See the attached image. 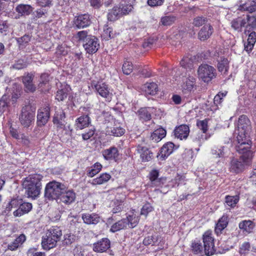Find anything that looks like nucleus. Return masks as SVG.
I'll return each mask as SVG.
<instances>
[{"label":"nucleus","mask_w":256,"mask_h":256,"mask_svg":"<svg viewBox=\"0 0 256 256\" xmlns=\"http://www.w3.org/2000/svg\"><path fill=\"white\" fill-rule=\"evenodd\" d=\"M250 130V120L245 115L240 116L238 122L237 129L235 130L238 134L236 150L238 152L244 153L246 150H248V148H251L252 142L249 134Z\"/></svg>","instance_id":"f257e3e1"},{"label":"nucleus","mask_w":256,"mask_h":256,"mask_svg":"<svg viewBox=\"0 0 256 256\" xmlns=\"http://www.w3.org/2000/svg\"><path fill=\"white\" fill-rule=\"evenodd\" d=\"M67 90L65 88L59 90L57 91L56 98L58 101H62L67 97Z\"/></svg>","instance_id":"5fc2aeb1"},{"label":"nucleus","mask_w":256,"mask_h":256,"mask_svg":"<svg viewBox=\"0 0 256 256\" xmlns=\"http://www.w3.org/2000/svg\"><path fill=\"white\" fill-rule=\"evenodd\" d=\"M228 224V216L224 214L216 224L215 232L218 234L224 229Z\"/></svg>","instance_id":"7c9ffc66"},{"label":"nucleus","mask_w":256,"mask_h":256,"mask_svg":"<svg viewBox=\"0 0 256 256\" xmlns=\"http://www.w3.org/2000/svg\"><path fill=\"white\" fill-rule=\"evenodd\" d=\"M33 76L32 74H28L22 78V82L26 90L30 92L35 91L36 86L33 84Z\"/></svg>","instance_id":"a878e982"},{"label":"nucleus","mask_w":256,"mask_h":256,"mask_svg":"<svg viewBox=\"0 0 256 256\" xmlns=\"http://www.w3.org/2000/svg\"><path fill=\"white\" fill-rule=\"evenodd\" d=\"M192 250L196 254H200L202 249V246L198 242H194L192 244Z\"/></svg>","instance_id":"680f3d73"},{"label":"nucleus","mask_w":256,"mask_h":256,"mask_svg":"<svg viewBox=\"0 0 256 256\" xmlns=\"http://www.w3.org/2000/svg\"><path fill=\"white\" fill-rule=\"evenodd\" d=\"M144 88L147 94L154 95L156 94L158 88L154 82H148L144 84Z\"/></svg>","instance_id":"ea45409f"},{"label":"nucleus","mask_w":256,"mask_h":256,"mask_svg":"<svg viewBox=\"0 0 256 256\" xmlns=\"http://www.w3.org/2000/svg\"><path fill=\"white\" fill-rule=\"evenodd\" d=\"M115 34L113 32L112 28L106 25L104 27V31L102 34V37L105 40H108L114 37Z\"/></svg>","instance_id":"37998d69"},{"label":"nucleus","mask_w":256,"mask_h":256,"mask_svg":"<svg viewBox=\"0 0 256 256\" xmlns=\"http://www.w3.org/2000/svg\"><path fill=\"white\" fill-rule=\"evenodd\" d=\"M32 208V204L29 202H24L20 204L19 208L14 212L15 216H20L22 215L28 213Z\"/></svg>","instance_id":"b1692460"},{"label":"nucleus","mask_w":256,"mask_h":256,"mask_svg":"<svg viewBox=\"0 0 256 256\" xmlns=\"http://www.w3.org/2000/svg\"><path fill=\"white\" fill-rule=\"evenodd\" d=\"M33 10V8L28 4H18L16 8V11L20 16L29 15Z\"/></svg>","instance_id":"72a5a7b5"},{"label":"nucleus","mask_w":256,"mask_h":256,"mask_svg":"<svg viewBox=\"0 0 256 256\" xmlns=\"http://www.w3.org/2000/svg\"><path fill=\"white\" fill-rule=\"evenodd\" d=\"M238 227L244 234H247L252 232L254 224L250 220H245L240 222Z\"/></svg>","instance_id":"5701e85b"},{"label":"nucleus","mask_w":256,"mask_h":256,"mask_svg":"<svg viewBox=\"0 0 256 256\" xmlns=\"http://www.w3.org/2000/svg\"><path fill=\"white\" fill-rule=\"evenodd\" d=\"M228 151V148L224 146H220V148H214L212 150V155L216 158L224 157L226 152Z\"/></svg>","instance_id":"a19ab883"},{"label":"nucleus","mask_w":256,"mask_h":256,"mask_svg":"<svg viewBox=\"0 0 256 256\" xmlns=\"http://www.w3.org/2000/svg\"><path fill=\"white\" fill-rule=\"evenodd\" d=\"M65 114L62 110H57L54 114L53 122L58 128H64L65 126Z\"/></svg>","instance_id":"6ab92c4d"},{"label":"nucleus","mask_w":256,"mask_h":256,"mask_svg":"<svg viewBox=\"0 0 256 256\" xmlns=\"http://www.w3.org/2000/svg\"><path fill=\"white\" fill-rule=\"evenodd\" d=\"M174 144L169 142L164 144L161 148L157 156L158 158L161 160H165L173 152Z\"/></svg>","instance_id":"dca6fc26"},{"label":"nucleus","mask_w":256,"mask_h":256,"mask_svg":"<svg viewBox=\"0 0 256 256\" xmlns=\"http://www.w3.org/2000/svg\"><path fill=\"white\" fill-rule=\"evenodd\" d=\"M256 42V32H252L250 33L248 36V38L247 40V42L244 45V49L247 52H250Z\"/></svg>","instance_id":"c9c22d12"},{"label":"nucleus","mask_w":256,"mask_h":256,"mask_svg":"<svg viewBox=\"0 0 256 256\" xmlns=\"http://www.w3.org/2000/svg\"><path fill=\"white\" fill-rule=\"evenodd\" d=\"M246 151L244 153L238 152L242 154L240 159L242 162L236 158H233L231 160L230 167V172L235 173L240 172L244 169L246 166H249L251 164L253 158L252 152L250 148Z\"/></svg>","instance_id":"20e7f679"},{"label":"nucleus","mask_w":256,"mask_h":256,"mask_svg":"<svg viewBox=\"0 0 256 256\" xmlns=\"http://www.w3.org/2000/svg\"><path fill=\"white\" fill-rule=\"evenodd\" d=\"M50 108L46 106L38 110L37 115V124L38 126H44L48 122L50 116Z\"/></svg>","instance_id":"f8f14e48"},{"label":"nucleus","mask_w":256,"mask_h":256,"mask_svg":"<svg viewBox=\"0 0 256 256\" xmlns=\"http://www.w3.org/2000/svg\"><path fill=\"white\" fill-rule=\"evenodd\" d=\"M120 9V6L114 7L108 14V19L111 21H114L117 20L118 18L122 15Z\"/></svg>","instance_id":"58836bf2"},{"label":"nucleus","mask_w":256,"mask_h":256,"mask_svg":"<svg viewBox=\"0 0 256 256\" xmlns=\"http://www.w3.org/2000/svg\"><path fill=\"white\" fill-rule=\"evenodd\" d=\"M90 35L88 34V32L86 30L78 32L77 34V37L80 40H86Z\"/></svg>","instance_id":"0e129e2a"},{"label":"nucleus","mask_w":256,"mask_h":256,"mask_svg":"<svg viewBox=\"0 0 256 256\" xmlns=\"http://www.w3.org/2000/svg\"><path fill=\"white\" fill-rule=\"evenodd\" d=\"M198 77L204 82H208L216 76L215 68L207 64H202L199 66L197 71Z\"/></svg>","instance_id":"0eeeda50"},{"label":"nucleus","mask_w":256,"mask_h":256,"mask_svg":"<svg viewBox=\"0 0 256 256\" xmlns=\"http://www.w3.org/2000/svg\"><path fill=\"white\" fill-rule=\"evenodd\" d=\"M240 8L241 10L252 13L256 11V2L254 0H248L240 5Z\"/></svg>","instance_id":"cd10ccee"},{"label":"nucleus","mask_w":256,"mask_h":256,"mask_svg":"<svg viewBox=\"0 0 256 256\" xmlns=\"http://www.w3.org/2000/svg\"><path fill=\"white\" fill-rule=\"evenodd\" d=\"M110 248V241L107 238H104L94 244L93 250L98 252H106Z\"/></svg>","instance_id":"f3484780"},{"label":"nucleus","mask_w":256,"mask_h":256,"mask_svg":"<svg viewBox=\"0 0 256 256\" xmlns=\"http://www.w3.org/2000/svg\"><path fill=\"white\" fill-rule=\"evenodd\" d=\"M246 20V28L256 29V16H254L247 15Z\"/></svg>","instance_id":"8fccbe9b"},{"label":"nucleus","mask_w":256,"mask_h":256,"mask_svg":"<svg viewBox=\"0 0 256 256\" xmlns=\"http://www.w3.org/2000/svg\"><path fill=\"white\" fill-rule=\"evenodd\" d=\"M239 200V196H226V204L231 207L233 208L236 206V204Z\"/></svg>","instance_id":"de8ad7c7"},{"label":"nucleus","mask_w":256,"mask_h":256,"mask_svg":"<svg viewBox=\"0 0 256 256\" xmlns=\"http://www.w3.org/2000/svg\"><path fill=\"white\" fill-rule=\"evenodd\" d=\"M196 79L192 76H188L184 78L181 84L182 90L184 94L190 93L196 89Z\"/></svg>","instance_id":"9b49d317"},{"label":"nucleus","mask_w":256,"mask_h":256,"mask_svg":"<svg viewBox=\"0 0 256 256\" xmlns=\"http://www.w3.org/2000/svg\"><path fill=\"white\" fill-rule=\"evenodd\" d=\"M111 178V176L108 173H102L100 176L92 180L91 184L93 186L100 185L108 182Z\"/></svg>","instance_id":"c756f323"},{"label":"nucleus","mask_w":256,"mask_h":256,"mask_svg":"<svg viewBox=\"0 0 256 256\" xmlns=\"http://www.w3.org/2000/svg\"><path fill=\"white\" fill-rule=\"evenodd\" d=\"M36 1L39 6L43 8L49 7L52 2L50 0H36Z\"/></svg>","instance_id":"69168bd1"},{"label":"nucleus","mask_w":256,"mask_h":256,"mask_svg":"<svg viewBox=\"0 0 256 256\" xmlns=\"http://www.w3.org/2000/svg\"><path fill=\"white\" fill-rule=\"evenodd\" d=\"M34 118L35 109L30 105H26L22 108L19 120L23 126L29 127L34 122Z\"/></svg>","instance_id":"423d86ee"},{"label":"nucleus","mask_w":256,"mask_h":256,"mask_svg":"<svg viewBox=\"0 0 256 256\" xmlns=\"http://www.w3.org/2000/svg\"><path fill=\"white\" fill-rule=\"evenodd\" d=\"M102 168V166L98 162H96L90 169L88 171L87 175L88 176L92 178L98 174Z\"/></svg>","instance_id":"79ce46f5"},{"label":"nucleus","mask_w":256,"mask_h":256,"mask_svg":"<svg viewBox=\"0 0 256 256\" xmlns=\"http://www.w3.org/2000/svg\"><path fill=\"white\" fill-rule=\"evenodd\" d=\"M66 186L62 184L52 181L46 184L45 196L49 198L58 199L61 194L66 190Z\"/></svg>","instance_id":"39448f33"},{"label":"nucleus","mask_w":256,"mask_h":256,"mask_svg":"<svg viewBox=\"0 0 256 256\" xmlns=\"http://www.w3.org/2000/svg\"><path fill=\"white\" fill-rule=\"evenodd\" d=\"M137 152L140 154L142 161L148 162L152 157V153L145 146L138 144L136 148Z\"/></svg>","instance_id":"aec40b11"},{"label":"nucleus","mask_w":256,"mask_h":256,"mask_svg":"<svg viewBox=\"0 0 256 256\" xmlns=\"http://www.w3.org/2000/svg\"><path fill=\"white\" fill-rule=\"evenodd\" d=\"M228 64L229 62L226 58H220L218 64V71L224 74H226L229 68Z\"/></svg>","instance_id":"4c0bfd02"},{"label":"nucleus","mask_w":256,"mask_h":256,"mask_svg":"<svg viewBox=\"0 0 256 256\" xmlns=\"http://www.w3.org/2000/svg\"><path fill=\"white\" fill-rule=\"evenodd\" d=\"M176 20V18L173 16H164L161 18L160 22L164 26H170Z\"/></svg>","instance_id":"3c124183"},{"label":"nucleus","mask_w":256,"mask_h":256,"mask_svg":"<svg viewBox=\"0 0 256 256\" xmlns=\"http://www.w3.org/2000/svg\"><path fill=\"white\" fill-rule=\"evenodd\" d=\"M193 59L192 56H186L180 62L181 66L186 68H191L193 66Z\"/></svg>","instance_id":"a18cd8bd"},{"label":"nucleus","mask_w":256,"mask_h":256,"mask_svg":"<svg viewBox=\"0 0 256 256\" xmlns=\"http://www.w3.org/2000/svg\"><path fill=\"white\" fill-rule=\"evenodd\" d=\"M92 86L94 88L96 92H98L102 97L108 99H111L112 94L108 86L105 82H98L96 83L92 82Z\"/></svg>","instance_id":"6e6552de"},{"label":"nucleus","mask_w":256,"mask_h":256,"mask_svg":"<svg viewBox=\"0 0 256 256\" xmlns=\"http://www.w3.org/2000/svg\"><path fill=\"white\" fill-rule=\"evenodd\" d=\"M114 207L113 208V213H116L122 210L123 208L122 202L117 200L114 202Z\"/></svg>","instance_id":"e2e57ef3"},{"label":"nucleus","mask_w":256,"mask_h":256,"mask_svg":"<svg viewBox=\"0 0 256 256\" xmlns=\"http://www.w3.org/2000/svg\"><path fill=\"white\" fill-rule=\"evenodd\" d=\"M74 240V236L71 234H66L64 236V242L66 244H71Z\"/></svg>","instance_id":"052dcab7"},{"label":"nucleus","mask_w":256,"mask_h":256,"mask_svg":"<svg viewBox=\"0 0 256 256\" xmlns=\"http://www.w3.org/2000/svg\"><path fill=\"white\" fill-rule=\"evenodd\" d=\"M25 146H29L30 144V141L28 136L24 134H20V138L18 140Z\"/></svg>","instance_id":"338daca9"},{"label":"nucleus","mask_w":256,"mask_h":256,"mask_svg":"<svg viewBox=\"0 0 256 256\" xmlns=\"http://www.w3.org/2000/svg\"><path fill=\"white\" fill-rule=\"evenodd\" d=\"M127 219L123 218L114 224L110 228V230L113 232L127 228V223L128 222Z\"/></svg>","instance_id":"e433bc0d"},{"label":"nucleus","mask_w":256,"mask_h":256,"mask_svg":"<svg viewBox=\"0 0 256 256\" xmlns=\"http://www.w3.org/2000/svg\"><path fill=\"white\" fill-rule=\"evenodd\" d=\"M125 130L124 128L120 126H108L106 130V134L110 136H120L123 135L124 133Z\"/></svg>","instance_id":"393cba45"},{"label":"nucleus","mask_w":256,"mask_h":256,"mask_svg":"<svg viewBox=\"0 0 256 256\" xmlns=\"http://www.w3.org/2000/svg\"><path fill=\"white\" fill-rule=\"evenodd\" d=\"M207 22L206 18L203 16H197L194 19L193 24L197 27L202 26Z\"/></svg>","instance_id":"4d7b16f0"},{"label":"nucleus","mask_w":256,"mask_h":256,"mask_svg":"<svg viewBox=\"0 0 256 256\" xmlns=\"http://www.w3.org/2000/svg\"><path fill=\"white\" fill-rule=\"evenodd\" d=\"M122 68L124 74H130L133 70V66L132 62L126 60L123 64Z\"/></svg>","instance_id":"603ef678"},{"label":"nucleus","mask_w":256,"mask_h":256,"mask_svg":"<svg viewBox=\"0 0 256 256\" xmlns=\"http://www.w3.org/2000/svg\"><path fill=\"white\" fill-rule=\"evenodd\" d=\"M8 97L6 96H3L0 100V116H1L8 108Z\"/></svg>","instance_id":"09e8293b"},{"label":"nucleus","mask_w":256,"mask_h":256,"mask_svg":"<svg viewBox=\"0 0 256 256\" xmlns=\"http://www.w3.org/2000/svg\"><path fill=\"white\" fill-rule=\"evenodd\" d=\"M154 210V208L149 203L146 204L142 208L140 214L146 216L149 212Z\"/></svg>","instance_id":"6e6d98bb"},{"label":"nucleus","mask_w":256,"mask_h":256,"mask_svg":"<svg viewBox=\"0 0 256 256\" xmlns=\"http://www.w3.org/2000/svg\"><path fill=\"white\" fill-rule=\"evenodd\" d=\"M48 81V75L46 74H42L40 77L39 86L42 87L43 84H45Z\"/></svg>","instance_id":"774afa93"},{"label":"nucleus","mask_w":256,"mask_h":256,"mask_svg":"<svg viewBox=\"0 0 256 256\" xmlns=\"http://www.w3.org/2000/svg\"><path fill=\"white\" fill-rule=\"evenodd\" d=\"M42 178L41 175L35 174L30 175L24 178L22 186L26 190V194L28 198L34 199L40 194Z\"/></svg>","instance_id":"f03ea898"},{"label":"nucleus","mask_w":256,"mask_h":256,"mask_svg":"<svg viewBox=\"0 0 256 256\" xmlns=\"http://www.w3.org/2000/svg\"><path fill=\"white\" fill-rule=\"evenodd\" d=\"M189 127L186 124H182L176 127L174 130L175 136L180 140L186 139L189 134Z\"/></svg>","instance_id":"a211bd4d"},{"label":"nucleus","mask_w":256,"mask_h":256,"mask_svg":"<svg viewBox=\"0 0 256 256\" xmlns=\"http://www.w3.org/2000/svg\"><path fill=\"white\" fill-rule=\"evenodd\" d=\"M90 16L88 14L78 15L74 20V26L78 28H83L90 24Z\"/></svg>","instance_id":"ddd939ff"},{"label":"nucleus","mask_w":256,"mask_h":256,"mask_svg":"<svg viewBox=\"0 0 256 256\" xmlns=\"http://www.w3.org/2000/svg\"><path fill=\"white\" fill-rule=\"evenodd\" d=\"M99 46L98 40L94 36H89L84 44V47L88 54L95 53L98 50Z\"/></svg>","instance_id":"9d476101"},{"label":"nucleus","mask_w":256,"mask_h":256,"mask_svg":"<svg viewBox=\"0 0 256 256\" xmlns=\"http://www.w3.org/2000/svg\"><path fill=\"white\" fill-rule=\"evenodd\" d=\"M62 236L60 228L58 226H52L42 238V246L44 249L49 250L55 247Z\"/></svg>","instance_id":"7ed1b4c3"},{"label":"nucleus","mask_w":256,"mask_h":256,"mask_svg":"<svg viewBox=\"0 0 256 256\" xmlns=\"http://www.w3.org/2000/svg\"><path fill=\"white\" fill-rule=\"evenodd\" d=\"M213 32V28L210 24H206L202 28L198 34V38L201 40L208 39Z\"/></svg>","instance_id":"412c9836"},{"label":"nucleus","mask_w":256,"mask_h":256,"mask_svg":"<svg viewBox=\"0 0 256 256\" xmlns=\"http://www.w3.org/2000/svg\"><path fill=\"white\" fill-rule=\"evenodd\" d=\"M198 126L202 131L204 133H206L208 130V120L205 119L202 120H198L196 124Z\"/></svg>","instance_id":"13d9d810"},{"label":"nucleus","mask_w":256,"mask_h":256,"mask_svg":"<svg viewBox=\"0 0 256 256\" xmlns=\"http://www.w3.org/2000/svg\"><path fill=\"white\" fill-rule=\"evenodd\" d=\"M256 252V248H251L250 243L248 242H244L240 245L238 252L241 256H246L250 252Z\"/></svg>","instance_id":"2f4dec72"},{"label":"nucleus","mask_w":256,"mask_h":256,"mask_svg":"<svg viewBox=\"0 0 256 256\" xmlns=\"http://www.w3.org/2000/svg\"><path fill=\"white\" fill-rule=\"evenodd\" d=\"M48 10L46 8L42 7L40 8H38L33 14L34 18L37 19L42 18L43 16H45Z\"/></svg>","instance_id":"864d4df0"},{"label":"nucleus","mask_w":256,"mask_h":256,"mask_svg":"<svg viewBox=\"0 0 256 256\" xmlns=\"http://www.w3.org/2000/svg\"><path fill=\"white\" fill-rule=\"evenodd\" d=\"M90 123V119L88 115L82 116L76 120V126L77 129L82 130L88 127Z\"/></svg>","instance_id":"bb28decb"},{"label":"nucleus","mask_w":256,"mask_h":256,"mask_svg":"<svg viewBox=\"0 0 256 256\" xmlns=\"http://www.w3.org/2000/svg\"><path fill=\"white\" fill-rule=\"evenodd\" d=\"M84 222L88 224H96L101 220L100 217L95 213L84 214L82 216Z\"/></svg>","instance_id":"4be33fe9"},{"label":"nucleus","mask_w":256,"mask_h":256,"mask_svg":"<svg viewBox=\"0 0 256 256\" xmlns=\"http://www.w3.org/2000/svg\"><path fill=\"white\" fill-rule=\"evenodd\" d=\"M246 26V20L244 18H238L233 20L231 22L232 28L238 32H241L242 28Z\"/></svg>","instance_id":"473e14b6"},{"label":"nucleus","mask_w":256,"mask_h":256,"mask_svg":"<svg viewBox=\"0 0 256 256\" xmlns=\"http://www.w3.org/2000/svg\"><path fill=\"white\" fill-rule=\"evenodd\" d=\"M104 158L107 160H114L116 162L119 156V152L115 146H111L104 150L102 152Z\"/></svg>","instance_id":"2eb2a0df"},{"label":"nucleus","mask_w":256,"mask_h":256,"mask_svg":"<svg viewBox=\"0 0 256 256\" xmlns=\"http://www.w3.org/2000/svg\"><path fill=\"white\" fill-rule=\"evenodd\" d=\"M166 130L160 128L156 130L151 134L150 139L154 142H158L160 141L166 136Z\"/></svg>","instance_id":"c85d7f7f"},{"label":"nucleus","mask_w":256,"mask_h":256,"mask_svg":"<svg viewBox=\"0 0 256 256\" xmlns=\"http://www.w3.org/2000/svg\"><path fill=\"white\" fill-rule=\"evenodd\" d=\"M76 199V194L73 190H68L66 188V190H64L60 195L58 200H60V202L66 204H70L74 201Z\"/></svg>","instance_id":"4468645a"},{"label":"nucleus","mask_w":256,"mask_h":256,"mask_svg":"<svg viewBox=\"0 0 256 256\" xmlns=\"http://www.w3.org/2000/svg\"><path fill=\"white\" fill-rule=\"evenodd\" d=\"M214 240L210 232H206L204 234L203 242L204 252L208 256L212 255L215 252Z\"/></svg>","instance_id":"1a4fd4ad"},{"label":"nucleus","mask_w":256,"mask_h":256,"mask_svg":"<svg viewBox=\"0 0 256 256\" xmlns=\"http://www.w3.org/2000/svg\"><path fill=\"white\" fill-rule=\"evenodd\" d=\"M133 8V6L132 4H126L120 6V11L122 14H126L130 12Z\"/></svg>","instance_id":"bf43d9fd"},{"label":"nucleus","mask_w":256,"mask_h":256,"mask_svg":"<svg viewBox=\"0 0 256 256\" xmlns=\"http://www.w3.org/2000/svg\"><path fill=\"white\" fill-rule=\"evenodd\" d=\"M125 219H127L128 220V222H126L127 226L130 228L135 227L139 221L138 217L136 216L135 214L129 215Z\"/></svg>","instance_id":"49530a36"},{"label":"nucleus","mask_w":256,"mask_h":256,"mask_svg":"<svg viewBox=\"0 0 256 256\" xmlns=\"http://www.w3.org/2000/svg\"><path fill=\"white\" fill-rule=\"evenodd\" d=\"M138 115L140 119L147 121L151 118V114L148 109L146 108H142L138 111Z\"/></svg>","instance_id":"c03bdc74"},{"label":"nucleus","mask_w":256,"mask_h":256,"mask_svg":"<svg viewBox=\"0 0 256 256\" xmlns=\"http://www.w3.org/2000/svg\"><path fill=\"white\" fill-rule=\"evenodd\" d=\"M25 235L22 234L8 246V249L11 250H14L20 246L26 240Z\"/></svg>","instance_id":"f704fd0d"}]
</instances>
